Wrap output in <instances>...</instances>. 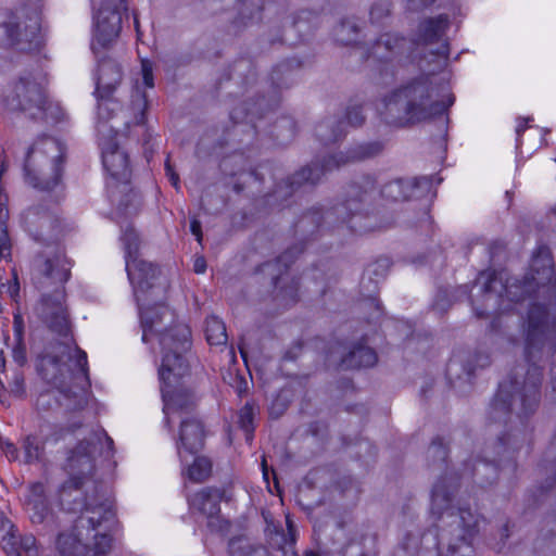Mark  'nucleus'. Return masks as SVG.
I'll return each mask as SVG.
<instances>
[{"label":"nucleus","instance_id":"obj_8","mask_svg":"<svg viewBox=\"0 0 556 556\" xmlns=\"http://www.w3.org/2000/svg\"><path fill=\"white\" fill-rule=\"evenodd\" d=\"M103 166L111 176L109 197L118 213L125 216L136 214L140 204L139 195L130 188L131 169L128 154L112 138H100Z\"/></svg>","mask_w":556,"mask_h":556},{"label":"nucleus","instance_id":"obj_41","mask_svg":"<svg viewBox=\"0 0 556 556\" xmlns=\"http://www.w3.org/2000/svg\"><path fill=\"white\" fill-rule=\"evenodd\" d=\"M12 242L8 232L7 223H0V260H11Z\"/></svg>","mask_w":556,"mask_h":556},{"label":"nucleus","instance_id":"obj_19","mask_svg":"<svg viewBox=\"0 0 556 556\" xmlns=\"http://www.w3.org/2000/svg\"><path fill=\"white\" fill-rule=\"evenodd\" d=\"M205 428L197 416L182 417L180 419L178 437L176 440L177 454L181 458L182 451L195 454L204 447Z\"/></svg>","mask_w":556,"mask_h":556},{"label":"nucleus","instance_id":"obj_22","mask_svg":"<svg viewBox=\"0 0 556 556\" xmlns=\"http://www.w3.org/2000/svg\"><path fill=\"white\" fill-rule=\"evenodd\" d=\"M224 496V491L217 488L206 486L194 493L188 498L192 510H197L208 519V527H213L216 519L219 523V503Z\"/></svg>","mask_w":556,"mask_h":556},{"label":"nucleus","instance_id":"obj_58","mask_svg":"<svg viewBox=\"0 0 556 556\" xmlns=\"http://www.w3.org/2000/svg\"><path fill=\"white\" fill-rule=\"evenodd\" d=\"M250 556H271L268 549L265 547H257L253 549L252 554Z\"/></svg>","mask_w":556,"mask_h":556},{"label":"nucleus","instance_id":"obj_38","mask_svg":"<svg viewBox=\"0 0 556 556\" xmlns=\"http://www.w3.org/2000/svg\"><path fill=\"white\" fill-rule=\"evenodd\" d=\"M358 30V26L354 21H342L336 29L337 40L343 45H351L356 41Z\"/></svg>","mask_w":556,"mask_h":556},{"label":"nucleus","instance_id":"obj_48","mask_svg":"<svg viewBox=\"0 0 556 556\" xmlns=\"http://www.w3.org/2000/svg\"><path fill=\"white\" fill-rule=\"evenodd\" d=\"M14 339H24V320L20 312L13 316Z\"/></svg>","mask_w":556,"mask_h":556},{"label":"nucleus","instance_id":"obj_51","mask_svg":"<svg viewBox=\"0 0 556 556\" xmlns=\"http://www.w3.org/2000/svg\"><path fill=\"white\" fill-rule=\"evenodd\" d=\"M190 230H191L192 235L195 237L197 241L199 243H202L203 233H202L201 222L199 219H197V218L191 219Z\"/></svg>","mask_w":556,"mask_h":556},{"label":"nucleus","instance_id":"obj_36","mask_svg":"<svg viewBox=\"0 0 556 556\" xmlns=\"http://www.w3.org/2000/svg\"><path fill=\"white\" fill-rule=\"evenodd\" d=\"M448 450L443 439L438 437L432 440L427 450V459L430 466L441 468L447 458Z\"/></svg>","mask_w":556,"mask_h":556},{"label":"nucleus","instance_id":"obj_46","mask_svg":"<svg viewBox=\"0 0 556 556\" xmlns=\"http://www.w3.org/2000/svg\"><path fill=\"white\" fill-rule=\"evenodd\" d=\"M141 72H142V78L143 84L148 88H153L154 81H153V70L152 64L148 60H143L141 62Z\"/></svg>","mask_w":556,"mask_h":556},{"label":"nucleus","instance_id":"obj_55","mask_svg":"<svg viewBox=\"0 0 556 556\" xmlns=\"http://www.w3.org/2000/svg\"><path fill=\"white\" fill-rule=\"evenodd\" d=\"M8 292L10 294V296L16 301V298L18 296V293H20V283L17 281V277L16 275H14V281L13 283H11L8 288Z\"/></svg>","mask_w":556,"mask_h":556},{"label":"nucleus","instance_id":"obj_3","mask_svg":"<svg viewBox=\"0 0 556 556\" xmlns=\"http://www.w3.org/2000/svg\"><path fill=\"white\" fill-rule=\"evenodd\" d=\"M142 340L148 342L149 334L159 338L162 363L159 369L160 380L169 376L185 377L190 371L188 353L191 349V330L181 323H175V314L164 304L148 306L140 315Z\"/></svg>","mask_w":556,"mask_h":556},{"label":"nucleus","instance_id":"obj_43","mask_svg":"<svg viewBox=\"0 0 556 556\" xmlns=\"http://www.w3.org/2000/svg\"><path fill=\"white\" fill-rule=\"evenodd\" d=\"M20 549H22L26 556H39L40 552L37 546V540L34 535H24L17 540Z\"/></svg>","mask_w":556,"mask_h":556},{"label":"nucleus","instance_id":"obj_42","mask_svg":"<svg viewBox=\"0 0 556 556\" xmlns=\"http://www.w3.org/2000/svg\"><path fill=\"white\" fill-rule=\"evenodd\" d=\"M391 12V3L387 0L378 1L376 2L369 12L370 21L372 23H380L382 22L387 16H389Z\"/></svg>","mask_w":556,"mask_h":556},{"label":"nucleus","instance_id":"obj_37","mask_svg":"<svg viewBox=\"0 0 556 556\" xmlns=\"http://www.w3.org/2000/svg\"><path fill=\"white\" fill-rule=\"evenodd\" d=\"M122 241L126 254V262L132 261L134 257H139V237L130 225L123 229Z\"/></svg>","mask_w":556,"mask_h":556},{"label":"nucleus","instance_id":"obj_17","mask_svg":"<svg viewBox=\"0 0 556 556\" xmlns=\"http://www.w3.org/2000/svg\"><path fill=\"white\" fill-rule=\"evenodd\" d=\"M35 33L28 34L21 29L18 17L8 11L0 10V46L15 48L20 51H31L38 47Z\"/></svg>","mask_w":556,"mask_h":556},{"label":"nucleus","instance_id":"obj_28","mask_svg":"<svg viewBox=\"0 0 556 556\" xmlns=\"http://www.w3.org/2000/svg\"><path fill=\"white\" fill-rule=\"evenodd\" d=\"M83 535L60 533L56 540V548L61 556H93V546L90 548L81 542Z\"/></svg>","mask_w":556,"mask_h":556},{"label":"nucleus","instance_id":"obj_56","mask_svg":"<svg viewBox=\"0 0 556 556\" xmlns=\"http://www.w3.org/2000/svg\"><path fill=\"white\" fill-rule=\"evenodd\" d=\"M475 363L476 367H485L490 364V358L488 355L478 354L476 355Z\"/></svg>","mask_w":556,"mask_h":556},{"label":"nucleus","instance_id":"obj_30","mask_svg":"<svg viewBox=\"0 0 556 556\" xmlns=\"http://www.w3.org/2000/svg\"><path fill=\"white\" fill-rule=\"evenodd\" d=\"M404 39L384 34L372 46L370 56L378 61H389L396 53Z\"/></svg>","mask_w":556,"mask_h":556},{"label":"nucleus","instance_id":"obj_12","mask_svg":"<svg viewBox=\"0 0 556 556\" xmlns=\"http://www.w3.org/2000/svg\"><path fill=\"white\" fill-rule=\"evenodd\" d=\"M103 444L106 445V456H111L114 442L105 432L92 433L71 451L66 460L70 479L59 490L61 504L72 491L80 490L86 479L91 477L94 471V455L98 452V446Z\"/></svg>","mask_w":556,"mask_h":556},{"label":"nucleus","instance_id":"obj_54","mask_svg":"<svg viewBox=\"0 0 556 556\" xmlns=\"http://www.w3.org/2000/svg\"><path fill=\"white\" fill-rule=\"evenodd\" d=\"M413 10H421L431 5L435 0H408Z\"/></svg>","mask_w":556,"mask_h":556},{"label":"nucleus","instance_id":"obj_15","mask_svg":"<svg viewBox=\"0 0 556 556\" xmlns=\"http://www.w3.org/2000/svg\"><path fill=\"white\" fill-rule=\"evenodd\" d=\"M182 377L169 376L167 380H161L162 397L164 402L165 426L170 429V416L178 415L191 417L198 406L199 397L197 392L179 382Z\"/></svg>","mask_w":556,"mask_h":556},{"label":"nucleus","instance_id":"obj_31","mask_svg":"<svg viewBox=\"0 0 556 556\" xmlns=\"http://www.w3.org/2000/svg\"><path fill=\"white\" fill-rule=\"evenodd\" d=\"M316 136L325 143L336 142L345 135L344 121H325L317 125Z\"/></svg>","mask_w":556,"mask_h":556},{"label":"nucleus","instance_id":"obj_62","mask_svg":"<svg viewBox=\"0 0 556 556\" xmlns=\"http://www.w3.org/2000/svg\"><path fill=\"white\" fill-rule=\"evenodd\" d=\"M374 266L376 267L374 269V273H377V268L378 267L388 268L389 267V261L387 258L379 260V261H377V263Z\"/></svg>","mask_w":556,"mask_h":556},{"label":"nucleus","instance_id":"obj_4","mask_svg":"<svg viewBox=\"0 0 556 556\" xmlns=\"http://www.w3.org/2000/svg\"><path fill=\"white\" fill-rule=\"evenodd\" d=\"M434 87L428 77L415 79L386 96L378 108L381 119L394 127H404L444 113L454 102L433 98Z\"/></svg>","mask_w":556,"mask_h":556},{"label":"nucleus","instance_id":"obj_47","mask_svg":"<svg viewBox=\"0 0 556 556\" xmlns=\"http://www.w3.org/2000/svg\"><path fill=\"white\" fill-rule=\"evenodd\" d=\"M4 551L8 556H21V549L18 546L17 539L11 535L8 540H4Z\"/></svg>","mask_w":556,"mask_h":556},{"label":"nucleus","instance_id":"obj_10","mask_svg":"<svg viewBox=\"0 0 556 556\" xmlns=\"http://www.w3.org/2000/svg\"><path fill=\"white\" fill-rule=\"evenodd\" d=\"M382 150L383 146L379 141L355 144L351 147L346 152H340L336 155H329L325 157L321 164L312 163L311 165L301 168L291 177H289L288 181L285 184V188L290 191L283 193V187L279 185L276 193L278 195H290L302 187H313L320 180V177L326 172L338 168L339 166L351 162H359L377 156L381 153Z\"/></svg>","mask_w":556,"mask_h":556},{"label":"nucleus","instance_id":"obj_18","mask_svg":"<svg viewBox=\"0 0 556 556\" xmlns=\"http://www.w3.org/2000/svg\"><path fill=\"white\" fill-rule=\"evenodd\" d=\"M548 313L544 305L532 304L528 312L525 323L526 334V356L531 361L532 353L539 351L544 345L548 331Z\"/></svg>","mask_w":556,"mask_h":556},{"label":"nucleus","instance_id":"obj_6","mask_svg":"<svg viewBox=\"0 0 556 556\" xmlns=\"http://www.w3.org/2000/svg\"><path fill=\"white\" fill-rule=\"evenodd\" d=\"M48 79L39 65L21 72L2 90L1 102L12 112H22L34 119L58 123L64 112L49 100Z\"/></svg>","mask_w":556,"mask_h":556},{"label":"nucleus","instance_id":"obj_59","mask_svg":"<svg viewBox=\"0 0 556 556\" xmlns=\"http://www.w3.org/2000/svg\"><path fill=\"white\" fill-rule=\"evenodd\" d=\"M75 397H76V403H75L73 408L74 409H81L85 406V404H86L85 396L83 394H80V395H75Z\"/></svg>","mask_w":556,"mask_h":556},{"label":"nucleus","instance_id":"obj_39","mask_svg":"<svg viewBox=\"0 0 556 556\" xmlns=\"http://www.w3.org/2000/svg\"><path fill=\"white\" fill-rule=\"evenodd\" d=\"M23 447L26 463H33L40 459L43 446L36 437L28 435L24 441Z\"/></svg>","mask_w":556,"mask_h":556},{"label":"nucleus","instance_id":"obj_25","mask_svg":"<svg viewBox=\"0 0 556 556\" xmlns=\"http://www.w3.org/2000/svg\"><path fill=\"white\" fill-rule=\"evenodd\" d=\"M420 184L428 185V180L426 178L414 180L402 178L394 179L383 185L381 189V195L384 199L393 202L405 201L413 197L414 190Z\"/></svg>","mask_w":556,"mask_h":556},{"label":"nucleus","instance_id":"obj_34","mask_svg":"<svg viewBox=\"0 0 556 556\" xmlns=\"http://www.w3.org/2000/svg\"><path fill=\"white\" fill-rule=\"evenodd\" d=\"M470 475L482 486L492 484L497 478V464L495 460H480L472 468Z\"/></svg>","mask_w":556,"mask_h":556},{"label":"nucleus","instance_id":"obj_23","mask_svg":"<svg viewBox=\"0 0 556 556\" xmlns=\"http://www.w3.org/2000/svg\"><path fill=\"white\" fill-rule=\"evenodd\" d=\"M97 56L99 65L96 91L98 97L110 98L122 83L123 70L121 64L112 58H101L100 54Z\"/></svg>","mask_w":556,"mask_h":556},{"label":"nucleus","instance_id":"obj_13","mask_svg":"<svg viewBox=\"0 0 556 556\" xmlns=\"http://www.w3.org/2000/svg\"><path fill=\"white\" fill-rule=\"evenodd\" d=\"M116 525V514L113 504L108 498L96 502L87 500L86 506L81 515L76 521L75 528L83 535L86 530V539L91 532L93 539V556H105L112 549V536L110 532Z\"/></svg>","mask_w":556,"mask_h":556},{"label":"nucleus","instance_id":"obj_26","mask_svg":"<svg viewBox=\"0 0 556 556\" xmlns=\"http://www.w3.org/2000/svg\"><path fill=\"white\" fill-rule=\"evenodd\" d=\"M304 251V245L295 244L283 253H281L277 258L266 262L261 266V270L264 274H268L271 276L273 283L277 286L280 276L287 271L289 266L294 262V260Z\"/></svg>","mask_w":556,"mask_h":556},{"label":"nucleus","instance_id":"obj_53","mask_svg":"<svg viewBox=\"0 0 556 556\" xmlns=\"http://www.w3.org/2000/svg\"><path fill=\"white\" fill-rule=\"evenodd\" d=\"M193 270L195 274H204L206 270V260L204 256H197L193 263Z\"/></svg>","mask_w":556,"mask_h":556},{"label":"nucleus","instance_id":"obj_14","mask_svg":"<svg viewBox=\"0 0 556 556\" xmlns=\"http://www.w3.org/2000/svg\"><path fill=\"white\" fill-rule=\"evenodd\" d=\"M126 271L134 288V296L139 307V314L148 307L144 305L153 300L154 294L164 292L166 286L161 283V270L157 265L140 257L127 261Z\"/></svg>","mask_w":556,"mask_h":556},{"label":"nucleus","instance_id":"obj_32","mask_svg":"<svg viewBox=\"0 0 556 556\" xmlns=\"http://www.w3.org/2000/svg\"><path fill=\"white\" fill-rule=\"evenodd\" d=\"M533 548L539 556H556V521L553 522V527L542 530Z\"/></svg>","mask_w":556,"mask_h":556},{"label":"nucleus","instance_id":"obj_61","mask_svg":"<svg viewBox=\"0 0 556 556\" xmlns=\"http://www.w3.org/2000/svg\"><path fill=\"white\" fill-rule=\"evenodd\" d=\"M457 366L456 361H451L447 365L446 375L451 378Z\"/></svg>","mask_w":556,"mask_h":556},{"label":"nucleus","instance_id":"obj_9","mask_svg":"<svg viewBox=\"0 0 556 556\" xmlns=\"http://www.w3.org/2000/svg\"><path fill=\"white\" fill-rule=\"evenodd\" d=\"M63 159V148L54 138L46 137L35 142L24 164L27 184L40 190L53 189L61 178Z\"/></svg>","mask_w":556,"mask_h":556},{"label":"nucleus","instance_id":"obj_33","mask_svg":"<svg viewBox=\"0 0 556 556\" xmlns=\"http://www.w3.org/2000/svg\"><path fill=\"white\" fill-rule=\"evenodd\" d=\"M205 338L211 345H223L227 343L228 336L226 326L222 319L216 316L207 317L205 320Z\"/></svg>","mask_w":556,"mask_h":556},{"label":"nucleus","instance_id":"obj_60","mask_svg":"<svg viewBox=\"0 0 556 556\" xmlns=\"http://www.w3.org/2000/svg\"><path fill=\"white\" fill-rule=\"evenodd\" d=\"M169 178V181L172 182V185L178 189L179 188V177L176 173H170V176H168Z\"/></svg>","mask_w":556,"mask_h":556},{"label":"nucleus","instance_id":"obj_45","mask_svg":"<svg viewBox=\"0 0 556 556\" xmlns=\"http://www.w3.org/2000/svg\"><path fill=\"white\" fill-rule=\"evenodd\" d=\"M345 119L352 127H358L365 122L362 106L354 105L346 110Z\"/></svg>","mask_w":556,"mask_h":556},{"label":"nucleus","instance_id":"obj_20","mask_svg":"<svg viewBox=\"0 0 556 556\" xmlns=\"http://www.w3.org/2000/svg\"><path fill=\"white\" fill-rule=\"evenodd\" d=\"M448 28V18L446 15H439L434 18H428L419 25L418 43L425 46L437 45L438 47L431 50V53L447 58L448 43L444 38L445 31Z\"/></svg>","mask_w":556,"mask_h":556},{"label":"nucleus","instance_id":"obj_50","mask_svg":"<svg viewBox=\"0 0 556 556\" xmlns=\"http://www.w3.org/2000/svg\"><path fill=\"white\" fill-rule=\"evenodd\" d=\"M137 108L140 111L138 115L135 116V124L136 125H142L146 121V108H147V100L144 96L139 97L137 99Z\"/></svg>","mask_w":556,"mask_h":556},{"label":"nucleus","instance_id":"obj_35","mask_svg":"<svg viewBox=\"0 0 556 556\" xmlns=\"http://www.w3.org/2000/svg\"><path fill=\"white\" fill-rule=\"evenodd\" d=\"M188 478L195 482L202 483L212 475V460L206 456H198L187 469Z\"/></svg>","mask_w":556,"mask_h":556},{"label":"nucleus","instance_id":"obj_40","mask_svg":"<svg viewBox=\"0 0 556 556\" xmlns=\"http://www.w3.org/2000/svg\"><path fill=\"white\" fill-rule=\"evenodd\" d=\"M254 406L250 403H245V405L239 410L238 414V422L245 431V433L249 435L254 430Z\"/></svg>","mask_w":556,"mask_h":556},{"label":"nucleus","instance_id":"obj_1","mask_svg":"<svg viewBox=\"0 0 556 556\" xmlns=\"http://www.w3.org/2000/svg\"><path fill=\"white\" fill-rule=\"evenodd\" d=\"M65 290L41 294L37 314L41 321L55 334L59 340L51 341L36 361L40 377L48 383L60 389L67 397L65 380L76 376L88 382V361L85 351L79 349L73 334L68 308L65 303Z\"/></svg>","mask_w":556,"mask_h":556},{"label":"nucleus","instance_id":"obj_11","mask_svg":"<svg viewBox=\"0 0 556 556\" xmlns=\"http://www.w3.org/2000/svg\"><path fill=\"white\" fill-rule=\"evenodd\" d=\"M530 274L523 280L507 281L502 283L495 274H489L483 283V291L491 293L496 291L494 285L500 282L501 291H505V296L511 302H520L531 296L536 289L549 283L554 277L553 260L551 251L546 245H540L533 254L530 265Z\"/></svg>","mask_w":556,"mask_h":556},{"label":"nucleus","instance_id":"obj_21","mask_svg":"<svg viewBox=\"0 0 556 556\" xmlns=\"http://www.w3.org/2000/svg\"><path fill=\"white\" fill-rule=\"evenodd\" d=\"M24 507L34 525H42L53 518L46 489L41 482H35L28 486Z\"/></svg>","mask_w":556,"mask_h":556},{"label":"nucleus","instance_id":"obj_52","mask_svg":"<svg viewBox=\"0 0 556 556\" xmlns=\"http://www.w3.org/2000/svg\"><path fill=\"white\" fill-rule=\"evenodd\" d=\"M256 112H249L245 110V108H236L231 113H230V117L236 122H240L242 121L245 116H248L249 114H255Z\"/></svg>","mask_w":556,"mask_h":556},{"label":"nucleus","instance_id":"obj_57","mask_svg":"<svg viewBox=\"0 0 556 556\" xmlns=\"http://www.w3.org/2000/svg\"><path fill=\"white\" fill-rule=\"evenodd\" d=\"M23 384H24V377L21 374L15 375V377H14V387H15L14 391H16V392L22 391Z\"/></svg>","mask_w":556,"mask_h":556},{"label":"nucleus","instance_id":"obj_64","mask_svg":"<svg viewBox=\"0 0 556 556\" xmlns=\"http://www.w3.org/2000/svg\"><path fill=\"white\" fill-rule=\"evenodd\" d=\"M239 352H240V355L243 358V361L247 362L248 353H247V351L244 349V345L242 343L239 344Z\"/></svg>","mask_w":556,"mask_h":556},{"label":"nucleus","instance_id":"obj_49","mask_svg":"<svg viewBox=\"0 0 556 556\" xmlns=\"http://www.w3.org/2000/svg\"><path fill=\"white\" fill-rule=\"evenodd\" d=\"M1 448L10 462L16 460L18 457L17 447L9 441H0Z\"/></svg>","mask_w":556,"mask_h":556},{"label":"nucleus","instance_id":"obj_29","mask_svg":"<svg viewBox=\"0 0 556 556\" xmlns=\"http://www.w3.org/2000/svg\"><path fill=\"white\" fill-rule=\"evenodd\" d=\"M99 100L97 131L100 138H111L115 127L113 125H108V123L114 117L118 105L113 100V96L110 98L99 97Z\"/></svg>","mask_w":556,"mask_h":556},{"label":"nucleus","instance_id":"obj_44","mask_svg":"<svg viewBox=\"0 0 556 556\" xmlns=\"http://www.w3.org/2000/svg\"><path fill=\"white\" fill-rule=\"evenodd\" d=\"M12 348V357L18 366H24L27 362L26 344L24 339H14Z\"/></svg>","mask_w":556,"mask_h":556},{"label":"nucleus","instance_id":"obj_7","mask_svg":"<svg viewBox=\"0 0 556 556\" xmlns=\"http://www.w3.org/2000/svg\"><path fill=\"white\" fill-rule=\"evenodd\" d=\"M542 377V369L531 365L522 381L516 375L501 383L490 406V418L494 422H506L514 410L518 416L525 417L534 413L540 403Z\"/></svg>","mask_w":556,"mask_h":556},{"label":"nucleus","instance_id":"obj_2","mask_svg":"<svg viewBox=\"0 0 556 556\" xmlns=\"http://www.w3.org/2000/svg\"><path fill=\"white\" fill-rule=\"evenodd\" d=\"M26 231L36 240L46 243L31 262L33 279L37 288L45 292L55 289L65 290L71 277L72 261L58 244L63 236V228L55 213L42 205H33L22 214Z\"/></svg>","mask_w":556,"mask_h":556},{"label":"nucleus","instance_id":"obj_16","mask_svg":"<svg viewBox=\"0 0 556 556\" xmlns=\"http://www.w3.org/2000/svg\"><path fill=\"white\" fill-rule=\"evenodd\" d=\"M121 28L122 15L119 10L112 1L103 2L96 16V29L91 46L96 55L101 54L116 40Z\"/></svg>","mask_w":556,"mask_h":556},{"label":"nucleus","instance_id":"obj_5","mask_svg":"<svg viewBox=\"0 0 556 556\" xmlns=\"http://www.w3.org/2000/svg\"><path fill=\"white\" fill-rule=\"evenodd\" d=\"M459 486V477L445 471L432 489V513L439 515L447 526L442 539L447 541L451 556H470V544L479 532L480 518L469 508L451 506L455 492Z\"/></svg>","mask_w":556,"mask_h":556},{"label":"nucleus","instance_id":"obj_63","mask_svg":"<svg viewBox=\"0 0 556 556\" xmlns=\"http://www.w3.org/2000/svg\"><path fill=\"white\" fill-rule=\"evenodd\" d=\"M527 122L528 119H523L522 123H520L518 126H517V134L520 135L521 132H523L527 128Z\"/></svg>","mask_w":556,"mask_h":556},{"label":"nucleus","instance_id":"obj_27","mask_svg":"<svg viewBox=\"0 0 556 556\" xmlns=\"http://www.w3.org/2000/svg\"><path fill=\"white\" fill-rule=\"evenodd\" d=\"M376 362L377 354L372 349L365 345H356L342 356L339 368L346 370L370 367L374 366Z\"/></svg>","mask_w":556,"mask_h":556},{"label":"nucleus","instance_id":"obj_24","mask_svg":"<svg viewBox=\"0 0 556 556\" xmlns=\"http://www.w3.org/2000/svg\"><path fill=\"white\" fill-rule=\"evenodd\" d=\"M375 190V184L371 179L366 178L363 182H352L345 190V199L338 207L337 211L340 214L341 210L349 212V215H354L361 212L363 203L368 202L371 199V194Z\"/></svg>","mask_w":556,"mask_h":556}]
</instances>
